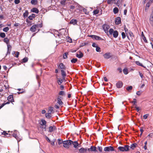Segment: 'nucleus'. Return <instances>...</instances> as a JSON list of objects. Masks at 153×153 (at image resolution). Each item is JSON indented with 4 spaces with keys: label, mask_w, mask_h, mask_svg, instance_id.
Segmentation results:
<instances>
[{
    "label": "nucleus",
    "mask_w": 153,
    "mask_h": 153,
    "mask_svg": "<svg viewBox=\"0 0 153 153\" xmlns=\"http://www.w3.org/2000/svg\"><path fill=\"white\" fill-rule=\"evenodd\" d=\"M4 41L7 45V51L6 55H7L8 54H10V52L11 51V46L9 44V40L7 38H5L4 39Z\"/></svg>",
    "instance_id": "obj_1"
},
{
    "label": "nucleus",
    "mask_w": 153,
    "mask_h": 153,
    "mask_svg": "<svg viewBox=\"0 0 153 153\" xmlns=\"http://www.w3.org/2000/svg\"><path fill=\"white\" fill-rule=\"evenodd\" d=\"M10 134L12 135L15 138L18 142L21 140V139L19 137V132L16 130H14L13 131H11Z\"/></svg>",
    "instance_id": "obj_2"
},
{
    "label": "nucleus",
    "mask_w": 153,
    "mask_h": 153,
    "mask_svg": "<svg viewBox=\"0 0 153 153\" xmlns=\"http://www.w3.org/2000/svg\"><path fill=\"white\" fill-rule=\"evenodd\" d=\"M118 149L121 152H127L130 149V146L128 145H125L124 146H119Z\"/></svg>",
    "instance_id": "obj_3"
},
{
    "label": "nucleus",
    "mask_w": 153,
    "mask_h": 153,
    "mask_svg": "<svg viewBox=\"0 0 153 153\" xmlns=\"http://www.w3.org/2000/svg\"><path fill=\"white\" fill-rule=\"evenodd\" d=\"M71 142H72V141L71 140H68L63 141V147L66 148H69L70 146L71 145Z\"/></svg>",
    "instance_id": "obj_4"
},
{
    "label": "nucleus",
    "mask_w": 153,
    "mask_h": 153,
    "mask_svg": "<svg viewBox=\"0 0 153 153\" xmlns=\"http://www.w3.org/2000/svg\"><path fill=\"white\" fill-rule=\"evenodd\" d=\"M102 27L105 33L108 34V30L110 28L109 26L108 25L104 24L103 25Z\"/></svg>",
    "instance_id": "obj_5"
},
{
    "label": "nucleus",
    "mask_w": 153,
    "mask_h": 153,
    "mask_svg": "<svg viewBox=\"0 0 153 153\" xmlns=\"http://www.w3.org/2000/svg\"><path fill=\"white\" fill-rule=\"evenodd\" d=\"M104 150L106 152H109L114 151V149L112 146H110L105 147Z\"/></svg>",
    "instance_id": "obj_6"
},
{
    "label": "nucleus",
    "mask_w": 153,
    "mask_h": 153,
    "mask_svg": "<svg viewBox=\"0 0 153 153\" xmlns=\"http://www.w3.org/2000/svg\"><path fill=\"white\" fill-rule=\"evenodd\" d=\"M36 25H33L30 28V30L33 32H35L36 30H39V29H38Z\"/></svg>",
    "instance_id": "obj_7"
},
{
    "label": "nucleus",
    "mask_w": 153,
    "mask_h": 153,
    "mask_svg": "<svg viewBox=\"0 0 153 153\" xmlns=\"http://www.w3.org/2000/svg\"><path fill=\"white\" fill-rule=\"evenodd\" d=\"M89 36L91 37L93 39H95L97 40H99L101 39V38L99 36L94 35H90Z\"/></svg>",
    "instance_id": "obj_8"
},
{
    "label": "nucleus",
    "mask_w": 153,
    "mask_h": 153,
    "mask_svg": "<svg viewBox=\"0 0 153 153\" xmlns=\"http://www.w3.org/2000/svg\"><path fill=\"white\" fill-rule=\"evenodd\" d=\"M105 59H107L110 58L111 57V53H106L103 55Z\"/></svg>",
    "instance_id": "obj_9"
},
{
    "label": "nucleus",
    "mask_w": 153,
    "mask_h": 153,
    "mask_svg": "<svg viewBox=\"0 0 153 153\" xmlns=\"http://www.w3.org/2000/svg\"><path fill=\"white\" fill-rule=\"evenodd\" d=\"M57 102L59 105H61L63 104L61 100V97L59 96L57 98Z\"/></svg>",
    "instance_id": "obj_10"
},
{
    "label": "nucleus",
    "mask_w": 153,
    "mask_h": 153,
    "mask_svg": "<svg viewBox=\"0 0 153 153\" xmlns=\"http://www.w3.org/2000/svg\"><path fill=\"white\" fill-rule=\"evenodd\" d=\"M123 85V83L122 81H119L116 83L117 87L118 88L122 87Z\"/></svg>",
    "instance_id": "obj_11"
},
{
    "label": "nucleus",
    "mask_w": 153,
    "mask_h": 153,
    "mask_svg": "<svg viewBox=\"0 0 153 153\" xmlns=\"http://www.w3.org/2000/svg\"><path fill=\"white\" fill-rule=\"evenodd\" d=\"M73 145L74 147L75 148H76L78 146L79 144L77 141H72V142H71V145Z\"/></svg>",
    "instance_id": "obj_12"
},
{
    "label": "nucleus",
    "mask_w": 153,
    "mask_h": 153,
    "mask_svg": "<svg viewBox=\"0 0 153 153\" xmlns=\"http://www.w3.org/2000/svg\"><path fill=\"white\" fill-rule=\"evenodd\" d=\"M77 22L78 21L77 20L72 19L70 21V23L71 24H73L74 25H77Z\"/></svg>",
    "instance_id": "obj_13"
},
{
    "label": "nucleus",
    "mask_w": 153,
    "mask_h": 153,
    "mask_svg": "<svg viewBox=\"0 0 153 153\" xmlns=\"http://www.w3.org/2000/svg\"><path fill=\"white\" fill-rule=\"evenodd\" d=\"M121 22V18L119 17H117L115 19V23L116 25H118Z\"/></svg>",
    "instance_id": "obj_14"
},
{
    "label": "nucleus",
    "mask_w": 153,
    "mask_h": 153,
    "mask_svg": "<svg viewBox=\"0 0 153 153\" xmlns=\"http://www.w3.org/2000/svg\"><path fill=\"white\" fill-rule=\"evenodd\" d=\"M56 127L55 126H50L49 128V132H52L53 131H55L56 130Z\"/></svg>",
    "instance_id": "obj_15"
},
{
    "label": "nucleus",
    "mask_w": 153,
    "mask_h": 153,
    "mask_svg": "<svg viewBox=\"0 0 153 153\" xmlns=\"http://www.w3.org/2000/svg\"><path fill=\"white\" fill-rule=\"evenodd\" d=\"M80 153H85L87 151V148H81L79 150Z\"/></svg>",
    "instance_id": "obj_16"
},
{
    "label": "nucleus",
    "mask_w": 153,
    "mask_h": 153,
    "mask_svg": "<svg viewBox=\"0 0 153 153\" xmlns=\"http://www.w3.org/2000/svg\"><path fill=\"white\" fill-rule=\"evenodd\" d=\"M7 100L11 102H13L14 101V100L13 99V95H10L7 98Z\"/></svg>",
    "instance_id": "obj_17"
},
{
    "label": "nucleus",
    "mask_w": 153,
    "mask_h": 153,
    "mask_svg": "<svg viewBox=\"0 0 153 153\" xmlns=\"http://www.w3.org/2000/svg\"><path fill=\"white\" fill-rule=\"evenodd\" d=\"M31 11L36 13H38L39 12V11L38 9L35 7H34L31 10Z\"/></svg>",
    "instance_id": "obj_18"
},
{
    "label": "nucleus",
    "mask_w": 153,
    "mask_h": 153,
    "mask_svg": "<svg viewBox=\"0 0 153 153\" xmlns=\"http://www.w3.org/2000/svg\"><path fill=\"white\" fill-rule=\"evenodd\" d=\"M79 53H77L76 54V56L79 58H81L83 56V54L82 53V52L81 51H79Z\"/></svg>",
    "instance_id": "obj_19"
},
{
    "label": "nucleus",
    "mask_w": 153,
    "mask_h": 153,
    "mask_svg": "<svg viewBox=\"0 0 153 153\" xmlns=\"http://www.w3.org/2000/svg\"><path fill=\"white\" fill-rule=\"evenodd\" d=\"M46 121L45 120L42 119L40 122V124L42 126L46 125Z\"/></svg>",
    "instance_id": "obj_20"
},
{
    "label": "nucleus",
    "mask_w": 153,
    "mask_h": 153,
    "mask_svg": "<svg viewBox=\"0 0 153 153\" xmlns=\"http://www.w3.org/2000/svg\"><path fill=\"white\" fill-rule=\"evenodd\" d=\"M113 37L115 38H116L117 37L118 35V33L117 30L114 31V32L113 33Z\"/></svg>",
    "instance_id": "obj_21"
},
{
    "label": "nucleus",
    "mask_w": 153,
    "mask_h": 153,
    "mask_svg": "<svg viewBox=\"0 0 153 153\" xmlns=\"http://www.w3.org/2000/svg\"><path fill=\"white\" fill-rule=\"evenodd\" d=\"M91 149V151L96 152L97 151V148L95 146H91L90 148Z\"/></svg>",
    "instance_id": "obj_22"
},
{
    "label": "nucleus",
    "mask_w": 153,
    "mask_h": 153,
    "mask_svg": "<svg viewBox=\"0 0 153 153\" xmlns=\"http://www.w3.org/2000/svg\"><path fill=\"white\" fill-rule=\"evenodd\" d=\"M59 68L61 69H65L66 67L65 66L63 65V63H61L59 65Z\"/></svg>",
    "instance_id": "obj_23"
},
{
    "label": "nucleus",
    "mask_w": 153,
    "mask_h": 153,
    "mask_svg": "<svg viewBox=\"0 0 153 153\" xmlns=\"http://www.w3.org/2000/svg\"><path fill=\"white\" fill-rule=\"evenodd\" d=\"M61 71L62 76V77H63V78H64V77H65L66 75V74L65 71L63 70H61Z\"/></svg>",
    "instance_id": "obj_24"
},
{
    "label": "nucleus",
    "mask_w": 153,
    "mask_h": 153,
    "mask_svg": "<svg viewBox=\"0 0 153 153\" xmlns=\"http://www.w3.org/2000/svg\"><path fill=\"white\" fill-rule=\"evenodd\" d=\"M137 145V144L136 143H134L131 144L130 146V148L131 149H134L135 148Z\"/></svg>",
    "instance_id": "obj_25"
},
{
    "label": "nucleus",
    "mask_w": 153,
    "mask_h": 153,
    "mask_svg": "<svg viewBox=\"0 0 153 153\" xmlns=\"http://www.w3.org/2000/svg\"><path fill=\"white\" fill-rule=\"evenodd\" d=\"M29 14V13L27 10H25V12L23 13V16L25 18L27 17Z\"/></svg>",
    "instance_id": "obj_26"
},
{
    "label": "nucleus",
    "mask_w": 153,
    "mask_h": 153,
    "mask_svg": "<svg viewBox=\"0 0 153 153\" xmlns=\"http://www.w3.org/2000/svg\"><path fill=\"white\" fill-rule=\"evenodd\" d=\"M35 17V15L34 14H32L31 15L29 16L28 17V18L30 20H31L33 19V18H34Z\"/></svg>",
    "instance_id": "obj_27"
},
{
    "label": "nucleus",
    "mask_w": 153,
    "mask_h": 153,
    "mask_svg": "<svg viewBox=\"0 0 153 153\" xmlns=\"http://www.w3.org/2000/svg\"><path fill=\"white\" fill-rule=\"evenodd\" d=\"M119 11L117 7H116L114 8L113 9V12L115 14L118 13Z\"/></svg>",
    "instance_id": "obj_28"
},
{
    "label": "nucleus",
    "mask_w": 153,
    "mask_h": 153,
    "mask_svg": "<svg viewBox=\"0 0 153 153\" xmlns=\"http://www.w3.org/2000/svg\"><path fill=\"white\" fill-rule=\"evenodd\" d=\"M136 64L140 66L141 67H143V68H145V67L139 61H137L135 62Z\"/></svg>",
    "instance_id": "obj_29"
},
{
    "label": "nucleus",
    "mask_w": 153,
    "mask_h": 153,
    "mask_svg": "<svg viewBox=\"0 0 153 153\" xmlns=\"http://www.w3.org/2000/svg\"><path fill=\"white\" fill-rule=\"evenodd\" d=\"M123 73L125 74H128V70L127 68H125L123 70Z\"/></svg>",
    "instance_id": "obj_30"
},
{
    "label": "nucleus",
    "mask_w": 153,
    "mask_h": 153,
    "mask_svg": "<svg viewBox=\"0 0 153 153\" xmlns=\"http://www.w3.org/2000/svg\"><path fill=\"white\" fill-rule=\"evenodd\" d=\"M51 113L48 112V113H46L45 114L46 117L48 119L50 118L51 117Z\"/></svg>",
    "instance_id": "obj_31"
},
{
    "label": "nucleus",
    "mask_w": 153,
    "mask_h": 153,
    "mask_svg": "<svg viewBox=\"0 0 153 153\" xmlns=\"http://www.w3.org/2000/svg\"><path fill=\"white\" fill-rule=\"evenodd\" d=\"M5 36V34L4 33L0 32V37L2 38H4Z\"/></svg>",
    "instance_id": "obj_32"
},
{
    "label": "nucleus",
    "mask_w": 153,
    "mask_h": 153,
    "mask_svg": "<svg viewBox=\"0 0 153 153\" xmlns=\"http://www.w3.org/2000/svg\"><path fill=\"white\" fill-rule=\"evenodd\" d=\"M77 61L76 58H74L71 60V62L72 63H75Z\"/></svg>",
    "instance_id": "obj_33"
},
{
    "label": "nucleus",
    "mask_w": 153,
    "mask_h": 153,
    "mask_svg": "<svg viewBox=\"0 0 153 153\" xmlns=\"http://www.w3.org/2000/svg\"><path fill=\"white\" fill-rule=\"evenodd\" d=\"M53 110V108L50 107L49 108V110L48 111V112L51 113L52 112Z\"/></svg>",
    "instance_id": "obj_34"
},
{
    "label": "nucleus",
    "mask_w": 153,
    "mask_h": 153,
    "mask_svg": "<svg viewBox=\"0 0 153 153\" xmlns=\"http://www.w3.org/2000/svg\"><path fill=\"white\" fill-rule=\"evenodd\" d=\"M9 28L8 27H6L3 29V31L5 32H7L9 30Z\"/></svg>",
    "instance_id": "obj_35"
},
{
    "label": "nucleus",
    "mask_w": 153,
    "mask_h": 153,
    "mask_svg": "<svg viewBox=\"0 0 153 153\" xmlns=\"http://www.w3.org/2000/svg\"><path fill=\"white\" fill-rule=\"evenodd\" d=\"M28 59L27 57H25L22 60V62H23L25 63L28 61Z\"/></svg>",
    "instance_id": "obj_36"
},
{
    "label": "nucleus",
    "mask_w": 153,
    "mask_h": 153,
    "mask_svg": "<svg viewBox=\"0 0 153 153\" xmlns=\"http://www.w3.org/2000/svg\"><path fill=\"white\" fill-rule=\"evenodd\" d=\"M114 31L113 29H110L109 30L108 32H109V34L110 35H112L113 34V33L114 32Z\"/></svg>",
    "instance_id": "obj_37"
},
{
    "label": "nucleus",
    "mask_w": 153,
    "mask_h": 153,
    "mask_svg": "<svg viewBox=\"0 0 153 153\" xmlns=\"http://www.w3.org/2000/svg\"><path fill=\"white\" fill-rule=\"evenodd\" d=\"M150 2H149L148 3H147L146 4V8H145L146 10L148 9L149 8V7H150Z\"/></svg>",
    "instance_id": "obj_38"
},
{
    "label": "nucleus",
    "mask_w": 153,
    "mask_h": 153,
    "mask_svg": "<svg viewBox=\"0 0 153 153\" xmlns=\"http://www.w3.org/2000/svg\"><path fill=\"white\" fill-rule=\"evenodd\" d=\"M36 25V27H38V29H39V27L41 28L42 26V23H41L40 24H37Z\"/></svg>",
    "instance_id": "obj_39"
},
{
    "label": "nucleus",
    "mask_w": 153,
    "mask_h": 153,
    "mask_svg": "<svg viewBox=\"0 0 153 153\" xmlns=\"http://www.w3.org/2000/svg\"><path fill=\"white\" fill-rule=\"evenodd\" d=\"M63 142L62 140L61 139H59L58 140V143L59 145L61 144L62 142L63 143Z\"/></svg>",
    "instance_id": "obj_40"
},
{
    "label": "nucleus",
    "mask_w": 153,
    "mask_h": 153,
    "mask_svg": "<svg viewBox=\"0 0 153 153\" xmlns=\"http://www.w3.org/2000/svg\"><path fill=\"white\" fill-rule=\"evenodd\" d=\"M58 83L59 85H60L62 82V80L61 79H58Z\"/></svg>",
    "instance_id": "obj_41"
},
{
    "label": "nucleus",
    "mask_w": 153,
    "mask_h": 153,
    "mask_svg": "<svg viewBox=\"0 0 153 153\" xmlns=\"http://www.w3.org/2000/svg\"><path fill=\"white\" fill-rule=\"evenodd\" d=\"M132 88V87L131 86H130L127 87L126 88V90L129 91L130 90H131Z\"/></svg>",
    "instance_id": "obj_42"
},
{
    "label": "nucleus",
    "mask_w": 153,
    "mask_h": 153,
    "mask_svg": "<svg viewBox=\"0 0 153 153\" xmlns=\"http://www.w3.org/2000/svg\"><path fill=\"white\" fill-rule=\"evenodd\" d=\"M59 95L64 96L65 94V92L63 91H61L59 92Z\"/></svg>",
    "instance_id": "obj_43"
},
{
    "label": "nucleus",
    "mask_w": 153,
    "mask_h": 153,
    "mask_svg": "<svg viewBox=\"0 0 153 153\" xmlns=\"http://www.w3.org/2000/svg\"><path fill=\"white\" fill-rule=\"evenodd\" d=\"M68 55V53H65L63 56V58L64 59H66L67 58V56Z\"/></svg>",
    "instance_id": "obj_44"
},
{
    "label": "nucleus",
    "mask_w": 153,
    "mask_h": 153,
    "mask_svg": "<svg viewBox=\"0 0 153 153\" xmlns=\"http://www.w3.org/2000/svg\"><path fill=\"white\" fill-rule=\"evenodd\" d=\"M99 13V11L97 10H95L93 11V13L94 14H97Z\"/></svg>",
    "instance_id": "obj_45"
},
{
    "label": "nucleus",
    "mask_w": 153,
    "mask_h": 153,
    "mask_svg": "<svg viewBox=\"0 0 153 153\" xmlns=\"http://www.w3.org/2000/svg\"><path fill=\"white\" fill-rule=\"evenodd\" d=\"M67 41L71 43L72 42V39L71 38L68 37V38L67 39Z\"/></svg>",
    "instance_id": "obj_46"
},
{
    "label": "nucleus",
    "mask_w": 153,
    "mask_h": 153,
    "mask_svg": "<svg viewBox=\"0 0 153 153\" xmlns=\"http://www.w3.org/2000/svg\"><path fill=\"white\" fill-rule=\"evenodd\" d=\"M100 48L99 47L97 46L96 47V50L97 52H100Z\"/></svg>",
    "instance_id": "obj_47"
},
{
    "label": "nucleus",
    "mask_w": 153,
    "mask_h": 153,
    "mask_svg": "<svg viewBox=\"0 0 153 153\" xmlns=\"http://www.w3.org/2000/svg\"><path fill=\"white\" fill-rule=\"evenodd\" d=\"M121 35L123 39H124L126 37V35L124 32H123L122 33Z\"/></svg>",
    "instance_id": "obj_48"
},
{
    "label": "nucleus",
    "mask_w": 153,
    "mask_h": 153,
    "mask_svg": "<svg viewBox=\"0 0 153 153\" xmlns=\"http://www.w3.org/2000/svg\"><path fill=\"white\" fill-rule=\"evenodd\" d=\"M97 149L99 150L100 152H101L102 151V148L101 147L98 146L97 147Z\"/></svg>",
    "instance_id": "obj_49"
},
{
    "label": "nucleus",
    "mask_w": 153,
    "mask_h": 153,
    "mask_svg": "<svg viewBox=\"0 0 153 153\" xmlns=\"http://www.w3.org/2000/svg\"><path fill=\"white\" fill-rule=\"evenodd\" d=\"M149 114H146L144 115L143 116V119H146L149 116Z\"/></svg>",
    "instance_id": "obj_50"
},
{
    "label": "nucleus",
    "mask_w": 153,
    "mask_h": 153,
    "mask_svg": "<svg viewBox=\"0 0 153 153\" xmlns=\"http://www.w3.org/2000/svg\"><path fill=\"white\" fill-rule=\"evenodd\" d=\"M132 103H133L134 104V105H136V104L137 102V100L136 99H133V101L131 102Z\"/></svg>",
    "instance_id": "obj_51"
},
{
    "label": "nucleus",
    "mask_w": 153,
    "mask_h": 153,
    "mask_svg": "<svg viewBox=\"0 0 153 153\" xmlns=\"http://www.w3.org/2000/svg\"><path fill=\"white\" fill-rule=\"evenodd\" d=\"M65 1L64 0H62L61 1V4L62 5H65Z\"/></svg>",
    "instance_id": "obj_52"
},
{
    "label": "nucleus",
    "mask_w": 153,
    "mask_h": 153,
    "mask_svg": "<svg viewBox=\"0 0 153 153\" xmlns=\"http://www.w3.org/2000/svg\"><path fill=\"white\" fill-rule=\"evenodd\" d=\"M20 2V0H15L14 3L16 4H18Z\"/></svg>",
    "instance_id": "obj_53"
},
{
    "label": "nucleus",
    "mask_w": 153,
    "mask_h": 153,
    "mask_svg": "<svg viewBox=\"0 0 153 153\" xmlns=\"http://www.w3.org/2000/svg\"><path fill=\"white\" fill-rule=\"evenodd\" d=\"M107 2L108 4H111L113 3V0H108Z\"/></svg>",
    "instance_id": "obj_54"
},
{
    "label": "nucleus",
    "mask_w": 153,
    "mask_h": 153,
    "mask_svg": "<svg viewBox=\"0 0 153 153\" xmlns=\"http://www.w3.org/2000/svg\"><path fill=\"white\" fill-rule=\"evenodd\" d=\"M36 1L35 0H32L31 1V3L32 4H36Z\"/></svg>",
    "instance_id": "obj_55"
},
{
    "label": "nucleus",
    "mask_w": 153,
    "mask_h": 153,
    "mask_svg": "<svg viewBox=\"0 0 153 153\" xmlns=\"http://www.w3.org/2000/svg\"><path fill=\"white\" fill-rule=\"evenodd\" d=\"M149 20L150 22H153V16H150Z\"/></svg>",
    "instance_id": "obj_56"
},
{
    "label": "nucleus",
    "mask_w": 153,
    "mask_h": 153,
    "mask_svg": "<svg viewBox=\"0 0 153 153\" xmlns=\"http://www.w3.org/2000/svg\"><path fill=\"white\" fill-rule=\"evenodd\" d=\"M83 11L85 12V14H88V13L87 12V9H86L85 8H84L83 9Z\"/></svg>",
    "instance_id": "obj_57"
},
{
    "label": "nucleus",
    "mask_w": 153,
    "mask_h": 153,
    "mask_svg": "<svg viewBox=\"0 0 153 153\" xmlns=\"http://www.w3.org/2000/svg\"><path fill=\"white\" fill-rule=\"evenodd\" d=\"M22 91L20 92H18L17 93L18 94H20L23 93L25 92V90L23 89H22Z\"/></svg>",
    "instance_id": "obj_58"
},
{
    "label": "nucleus",
    "mask_w": 153,
    "mask_h": 153,
    "mask_svg": "<svg viewBox=\"0 0 153 153\" xmlns=\"http://www.w3.org/2000/svg\"><path fill=\"white\" fill-rule=\"evenodd\" d=\"M2 134L3 135H5V136H6L8 134V133H7L6 131H4L2 133Z\"/></svg>",
    "instance_id": "obj_59"
},
{
    "label": "nucleus",
    "mask_w": 153,
    "mask_h": 153,
    "mask_svg": "<svg viewBox=\"0 0 153 153\" xmlns=\"http://www.w3.org/2000/svg\"><path fill=\"white\" fill-rule=\"evenodd\" d=\"M143 40L146 43H147V40H146V37H145L144 36H143V37H142Z\"/></svg>",
    "instance_id": "obj_60"
},
{
    "label": "nucleus",
    "mask_w": 153,
    "mask_h": 153,
    "mask_svg": "<svg viewBox=\"0 0 153 153\" xmlns=\"http://www.w3.org/2000/svg\"><path fill=\"white\" fill-rule=\"evenodd\" d=\"M129 34L130 36L131 37H133L134 36L133 33L131 31L129 32Z\"/></svg>",
    "instance_id": "obj_61"
},
{
    "label": "nucleus",
    "mask_w": 153,
    "mask_h": 153,
    "mask_svg": "<svg viewBox=\"0 0 153 153\" xmlns=\"http://www.w3.org/2000/svg\"><path fill=\"white\" fill-rule=\"evenodd\" d=\"M54 142H55V141L54 140V141H51L50 142V143H51V145H52V146H54L55 145Z\"/></svg>",
    "instance_id": "obj_62"
},
{
    "label": "nucleus",
    "mask_w": 153,
    "mask_h": 153,
    "mask_svg": "<svg viewBox=\"0 0 153 153\" xmlns=\"http://www.w3.org/2000/svg\"><path fill=\"white\" fill-rule=\"evenodd\" d=\"M19 54V52H17L15 55V56L16 57H18Z\"/></svg>",
    "instance_id": "obj_63"
},
{
    "label": "nucleus",
    "mask_w": 153,
    "mask_h": 153,
    "mask_svg": "<svg viewBox=\"0 0 153 153\" xmlns=\"http://www.w3.org/2000/svg\"><path fill=\"white\" fill-rule=\"evenodd\" d=\"M92 46L93 47H96V48L97 46L96 45V44L94 43H93L92 44Z\"/></svg>",
    "instance_id": "obj_64"
}]
</instances>
